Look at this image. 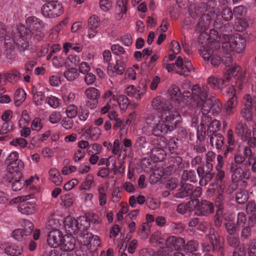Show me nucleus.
Segmentation results:
<instances>
[{"instance_id":"1","label":"nucleus","mask_w":256,"mask_h":256,"mask_svg":"<svg viewBox=\"0 0 256 256\" xmlns=\"http://www.w3.org/2000/svg\"><path fill=\"white\" fill-rule=\"evenodd\" d=\"M180 113L170 104L160 114L154 113L145 117L147 124L152 126V132L156 136H161L172 132L180 122Z\"/></svg>"},{"instance_id":"2","label":"nucleus","mask_w":256,"mask_h":256,"mask_svg":"<svg viewBox=\"0 0 256 256\" xmlns=\"http://www.w3.org/2000/svg\"><path fill=\"white\" fill-rule=\"evenodd\" d=\"M208 88L206 86H203L202 88L198 85H195L192 90V94L189 92H184L183 96H189L186 94L192 95L194 100L196 102L198 110L195 112V115L194 116L193 120L196 123L198 120L197 113L200 114L201 112L203 116H209L208 114L211 112L214 116L218 115L222 110V104L218 99H215L212 100L211 99H206Z\"/></svg>"},{"instance_id":"3","label":"nucleus","mask_w":256,"mask_h":256,"mask_svg":"<svg viewBox=\"0 0 256 256\" xmlns=\"http://www.w3.org/2000/svg\"><path fill=\"white\" fill-rule=\"evenodd\" d=\"M26 22L28 28H26L22 24H18L14 30V36L12 38L20 51H24L28 48L32 31L38 30L41 28L40 20L35 16L28 17Z\"/></svg>"},{"instance_id":"4","label":"nucleus","mask_w":256,"mask_h":256,"mask_svg":"<svg viewBox=\"0 0 256 256\" xmlns=\"http://www.w3.org/2000/svg\"><path fill=\"white\" fill-rule=\"evenodd\" d=\"M246 73L242 72L241 68L239 66H234L225 71L222 78L211 76L208 79V82L214 89H219L224 88L226 83L234 78L238 90H241L244 83Z\"/></svg>"},{"instance_id":"5","label":"nucleus","mask_w":256,"mask_h":256,"mask_svg":"<svg viewBox=\"0 0 256 256\" xmlns=\"http://www.w3.org/2000/svg\"><path fill=\"white\" fill-rule=\"evenodd\" d=\"M222 48L226 52H242L246 48V40L239 34L232 36L223 35L221 38Z\"/></svg>"},{"instance_id":"6","label":"nucleus","mask_w":256,"mask_h":256,"mask_svg":"<svg viewBox=\"0 0 256 256\" xmlns=\"http://www.w3.org/2000/svg\"><path fill=\"white\" fill-rule=\"evenodd\" d=\"M134 145L138 150L142 152L150 150L152 156L156 158L158 160L160 161L164 158V151L158 146L155 148H149L150 144L147 141L145 136H138L136 140Z\"/></svg>"},{"instance_id":"7","label":"nucleus","mask_w":256,"mask_h":256,"mask_svg":"<svg viewBox=\"0 0 256 256\" xmlns=\"http://www.w3.org/2000/svg\"><path fill=\"white\" fill-rule=\"evenodd\" d=\"M189 204L193 206H190V210L194 211L198 216H208L214 212V204L208 200H203L200 204L198 200H192L189 201Z\"/></svg>"},{"instance_id":"8","label":"nucleus","mask_w":256,"mask_h":256,"mask_svg":"<svg viewBox=\"0 0 256 256\" xmlns=\"http://www.w3.org/2000/svg\"><path fill=\"white\" fill-rule=\"evenodd\" d=\"M42 14L46 18H54L63 13L62 4L58 2H46L42 8Z\"/></svg>"},{"instance_id":"9","label":"nucleus","mask_w":256,"mask_h":256,"mask_svg":"<svg viewBox=\"0 0 256 256\" xmlns=\"http://www.w3.org/2000/svg\"><path fill=\"white\" fill-rule=\"evenodd\" d=\"M201 129L204 131V134L208 136L217 134L216 132L219 130L220 124L218 120H212L209 116H203L202 117L200 123Z\"/></svg>"},{"instance_id":"10","label":"nucleus","mask_w":256,"mask_h":256,"mask_svg":"<svg viewBox=\"0 0 256 256\" xmlns=\"http://www.w3.org/2000/svg\"><path fill=\"white\" fill-rule=\"evenodd\" d=\"M6 161L7 170L10 174L18 173L24 168V164L18 158V154L17 152H12Z\"/></svg>"},{"instance_id":"11","label":"nucleus","mask_w":256,"mask_h":256,"mask_svg":"<svg viewBox=\"0 0 256 256\" xmlns=\"http://www.w3.org/2000/svg\"><path fill=\"white\" fill-rule=\"evenodd\" d=\"M212 164H206L202 166H198L196 168V172L200 178H201L199 184L201 186L206 185L214 177Z\"/></svg>"},{"instance_id":"12","label":"nucleus","mask_w":256,"mask_h":256,"mask_svg":"<svg viewBox=\"0 0 256 256\" xmlns=\"http://www.w3.org/2000/svg\"><path fill=\"white\" fill-rule=\"evenodd\" d=\"M230 170L232 174V179L234 182H238L244 179H248L250 178L248 170L242 168L240 166L232 164Z\"/></svg>"},{"instance_id":"13","label":"nucleus","mask_w":256,"mask_h":256,"mask_svg":"<svg viewBox=\"0 0 256 256\" xmlns=\"http://www.w3.org/2000/svg\"><path fill=\"white\" fill-rule=\"evenodd\" d=\"M211 22V17L208 14H204L200 18L198 23L196 26V31L200 32V40H202V38L206 37V39H209L210 36L205 32L208 28Z\"/></svg>"},{"instance_id":"14","label":"nucleus","mask_w":256,"mask_h":256,"mask_svg":"<svg viewBox=\"0 0 256 256\" xmlns=\"http://www.w3.org/2000/svg\"><path fill=\"white\" fill-rule=\"evenodd\" d=\"M34 228V224L30 221L24 224V228H17L12 233V237L18 241H22L30 236Z\"/></svg>"},{"instance_id":"15","label":"nucleus","mask_w":256,"mask_h":256,"mask_svg":"<svg viewBox=\"0 0 256 256\" xmlns=\"http://www.w3.org/2000/svg\"><path fill=\"white\" fill-rule=\"evenodd\" d=\"M63 237L64 234L62 232L56 229H54L48 233L47 238L48 244L52 248H60Z\"/></svg>"},{"instance_id":"16","label":"nucleus","mask_w":256,"mask_h":256,"mask_svg":"<svg viewBox=\"0 0 256 256\" xmlns=\"http://www.w3.org/2000/svg\"><path fill=\"white\" fill-rule=\"evenodd\" d=\"M177 68L176 72L180 75L186 76L192 68L191 62L188 58L183 60L182 56H178L175 62Z\"/></svg>"},{"instance_id":"17","label":"nucleus","mask_w":256,"mask_h":256,"mask_svg":"<svg viewBox=\"0 0 256 256\" xmlns=\"http://www.w3.org/2000/svg\"><path fill=\"white\" fill-rule=\"evenodd\" d=\"M200 40V42L202 44V48L200 50V54L204 60H209L210 58L213 54L214 51L212 49L213 46H218L216 42H212L209 39H206L204 43Z\"/></svg>"},{"instance_id":"18","label":"nucleus","mask_w":256,"mask_h":256,"mask_svg":"<svg viewBox=\"0 0 256 256\" xmlns=\"http://www.w3.org/2000/svg\"><path fill=\"white\" fill-rule=\"evenodd\" d=\"M23 250L22 248L15 244L6 242L0 243V253L4 252L8 255L18 256L20 255Z\"/></svg>"},{"instance_id":"19","label":"nucleus","mask_w":256,"mask_h":256,"mask_svg":"<svg viewBox=\"0 0 256 256\" xmlns=\"http://www.w3.org/2000/svg\"><path fill=\"white\" fill-rule=\"evenodd\" d=\"M206 240L209 241L213 248L214 250H216L222 248V239L218 233L214 229H210L208 234L206 235Z\"/></svg>"},{"instance_id":"20","label":"nucleus","mask_w":256,"mask_h":256,"mask_svg":"<svg viewBox=\"0 0 256 256\" xmlns=\"http://www.w3.org/2000/svg\"><path fill=\"white\" fill-rule=\"evenodd\" d=\"M125 60H116V64H110L107 68V72L110 76L122 74L126 68Z\"/></svg>"},{"instance_id":"21","label":"nucleus","mask_w":256,"mask_h":256,"mask_svg":"<svg viewBox=\"0 0 256 256\" xmlns=\"http://www.w3.org/2000/svg\"><path fill=\"white\" fill-rule=\"evenodd\" d=\"M26 200L24 198H22V201L18 205V211L24 214H31L36 212V204L34 202H28L26 201L29 196H26Z\"/></svg>"},{"instance_id":"22","label":"nucleus","mask_w":256,"mask_h":256,"mask_svg":"<svg viewBox=\"0 0 256 256\" xmlns=\"http://www.w3.org/2000/svg\"><path fill=\"white\" fill-rule=\"evenodd\" d=\"M235 132L237 135L241 138L243 141L247 140L252 134L251 130L247 125L240 122L235 127Z\"/></svg>"},{"instance_id":"23","label":"nucleus","mask_w":256,"mask_h":256,"mask_svg":"<svg viewBox=\"0 0 256 256\" xmlns=\"http://www.w3.org/2000/svg\"><path fill=\"white\" fill-rule=\"evenodd\" d=\"M184 240L182 238H178L174 236H170L166 240V248L168 250H178L184 246Z\"/></svg>"},{"instance_id":"24","label":"nucleus","mask_w":256,"mask_h":256,"mask_svg":"<svg viewBox=\"0 0 256 256\" xmlns=\"http://www.w3.org/2000/svg\"><path fill=\"white\" fill-rule=\"evenodd\" d=\"M75 245V238L71 235H65L64 236L60 248L64 251L68 252L74 250Z\"/></svg>"},{"instance_id":"25","label":"nucleus","mask_w":256,"mask_h":256,"mask_svg":"<svg viewBox=\"0 0 256 256\" xmlns=\"http://www.w3.org/2000/svg\"><path fill=\"white\" fill-rule=\"evenodd\" d=\"M78 218L75 219L72 216H67L64 220V226L66 230L70 233L74 234L78 233Z\"/></svg>"},{"instance_id":"26","label":"nucleus","mask_w":256,"mask_h":256,"mask_svg":"<svg viewBox=\"0 0 256 256\" xmlns=\"http://www.w3.org/2000/svg\"><path fill=\"white\" fill-rule=\"evenodd\" d=\"M170 105V102L165 98L160 96H156L152 102V108L155 110H160V113Z\"/></svg>"},{"instance_id":"27","label":"nucleus","mask_w":256,"mask_h":256,"mask_svg":"<svg viewBox=\"0 0 256 256\" xmlns=\"http://www.w3.org/2000/svg\"><path fill=\"white\" fill-rule=\"evenodd\" d=\"M238 105V98L236 94H232L228 98V100L224 106V109L226 114L228 116L234 114V109Z\"/></svg>"},{"instance_id":"28","label":"nucleus","mask_w":256,"mask_h":256,"mask_svg":"<svg viewBox=\"0 0 256 256\" xmlns=\"http://www.w3.org/2000/svg\"><path fill=\"white\" fill-rule=\"evenodd\" d=\"M84 131L82 134V136L85 137L86 138H92L93 140L98 139L101 134L100 130L96 127H91L86 126L84 127Z\"/></svg>"},{"instance_id":"29","label":"nucleus","mask_w":256,"mask_h":256,"mask_svg":"<svg viewBox=\"0 0 256 256\" xmlns=\"http://www.w3.org/2000/svg\"><path fill=\"white\" fill-rule=\"evenodd\" d=\"M14 30L12 31V32L7 31L4 24L0 22V38H4L6 44H10V45L15 44L12 40L14 36Z\"/></svg>"},{"instance_id":"30","label":"nucleus","mask_w":256,"mask_h":256,"mask_svg":"<svg viewBox=\"0 0 256 256\" xmlns=\"http://www.w3.org/2000/svg\"><path fill=\"white\" fill-rule=\"evenodd\" d=\"M78 234V240L81 244L82 246L89 248L90 244H92V240L93 238V234L86 232H81Z\"/></svg>"},{"instance_id":"31","label":"nucleus","mask_w":256,"mask_h":256,"mask_svg":"<svg viewBox=\"0 0 256 256\" xmlns=\"http://www.w3.org/2000/svg\"><path fill=\"white\" fill-rule=\"evenodd\" d=\"M50 180L56 186H60L62 182V178L56 168H52L48 171Z\"/></svg>"},{"instance_id":"32","label":"nucleus","mask_w":256,"mask_h":256,"mask_svg":"<svg viewBox=\"0 0 256 256\" xmlns=\"http://www.w3.org/2000/svg\"><path fill=\"white\" fill-rule=\"evenodd\" d=\"M111 50L113 54L116 56L122 55V60L126 61L130 54L128 53L124 48L118 44H112L111 46Z\"/></svg>"},{"instance_id":"33","label":"nucleus","mask_w":256,"mask_h":256,"mask_svg":"<svg viewBox=\"0 0 256 256\" xmlns=\"http://www.w3.org/2000/svg\"><path fill=\"white\" fill-rule=\"evenodd\" d=\"M209 136H210V143L212 146H215L216 149L219 150L224 145V139L222 134L218 133Z\"/></svg>"},{"instance_id":"34","label":"nucleus","mask_w":256,"mask_h":256,"mask_svg":"<svg viewBox=\"0 0 256 256\" xmlns=\"http://www.w3.org/2000/svg\"><path fill=\"white\" fill-rule=\"evenodd\" d=\"M192 188H193V186L192 184H186L182 186L176 194V197L177 198H184L189 196L191 197Z\"/></svg>"},{"instance_id":"35","label":"nucleus","mask_w":256,"mask_h":256,"mask_svg":"<svg viewBox=\"0 0 256 256\" xmlns=\"http://www.w3.org/2000/svg\"><path fill=\"white\" fill-rule=\"evenodd\" d=\"M106 188L102 185L100 184L98 187V201L100 206H104L107 202V194Z\"/></svg>"},{"instance_id":"36","label":"nucleus","mask_w":256,"mask_h":256,"mask_svg":"<svg viewBox=\"0 0 256 256\" xmlns=\"http://www.w3.org/2000/svg\"><path fill=\"white\" fill-rule=\"evenodd\" d=\"M168 94L172 100L180 102L182 100V93L178 86L172 85L169 88Z\"/></svg>"},{"instance_id":"37","label":"nucleus","mask_w":256,"mask_h":256,"mask_svg":"<svg viewBox=\"0 0 256 256\" xmlns=\"http://www.w3.org/2000/svg\"><path fill=\"white\" fill-rule=\"evenodd\" d=\"M146 91V84L144 80H142L138 88L134 92L132 97L136 100H140L144 96Z\"/></svg>"},{"instance_id":"38","label":"nucleus","mask_w":256,"mask_h":256,"mask_svg":"<svg viewBox=\"0 0 256 256\" xmlns=\"http://www.w3.org/2000/svg\"><path fill=\"white\" fill-rule=\"evenodd\" d=\"M78 233L80 232H86L90 227V223L85 216H80L78 218Z\"/></svg>"},{"instance_id":"39","label":"nucleus","mask_w":256,"mask_h":256,"mask_svg":"<svg viewBox=\"0 0 256 256\" xmlns=\"http://www.w3.org/2000/svg\"><path fill=\"white\" fill-rule=\"evenodd\" d=\"M26 93L22 88L18 89L14 94V100L16 106H20L26 100Z\"/></svg>"},{"instance_id":"40","label":"nucleus","mask_w":256,"mask_h":256,"mask_svg":"<svg viewBox=\"0 0 256 256\" xmlns=\"http://www.w3.org/2000/svg\"><path fill=\"white\" fill-rule=\"evenodd\" d=\"M64 76L68 81H73L79 76V73L76 68H70L64 72Z\"/></svg>"},{"instance_id":"41","label":"nucleus","mask_w":256,"mask_h":256,"mask_svg":"<svg viewBox=\"0 0 256 256\" xmlns=\"http://www.w3.org/2000/svg\"><path fill=\"white\" fill-rule=\"evenodd\" d=\"M4 78L11 84L17 82L20 79V74L16 70L12 71L4 74Z\"/></svg>"},{"instance_id":"42","label":"nucleus","mask_w":256,"mask_h":256,"mask_svg":"<svg viewBox=\"0 0 256 256\" xmlns=\"http://www.w3.org/2000/svg\"><path fill=\"white\" fill-rule=\"evenodd\" d=\"M94 182V176L92 174H88L84 180L81 184L80 190H90Z\"/></svg>"},{"instance_id":"43","label":"nucleus","mask_w":256,"mask_h":256,"mask_svg":"<svg viewBox=\"0 0 256 256\" xmlns=\"http://www.w3.org/2000/svg\"><path fill=\"white\" fill-rule=\"evenodd\" d=\"M119 92H120L116 88H112L104 93L103 98L106 100H108L110 102L116 101Z\"/></svg>"},{"instance_id":"44","label":"nucleus","mask_w":256,"mask_h":256,"mask_svg":"<svg viewBox=\"0 0 256 256\" xmlns=\"http://www.w3.org/2000/svg\"><path fill=\"white\" fill-rule=\"evenodd\" d=\"M182 181H190V182H196V176L195 172L193 170H184L182 175Z\"/></svg>"},{"instance_id":"45","label":"nucleus","mask_w":256,"mask_h":256,"mask_svg":"<svg viewBox=\"0 0 256 256\" xmlns=\"http://www.w3.org/2000/svg\"><path fill=\"white\" fill-rule=\"evenodd\" d=\"M46 102L53 108H58L61 104V100L58 98L50 96L46 99Z\"/></svg>"},{"instance_id":"46","label":"nucleus","mask_w":256,"mask_h":256,"mask_svg":"<svg viewBox=\"0 0 256 256\" xmlns=\"http://www.w3.org/2000/svg\"><path fill=\"white\" fill-rule=\"evenodd\" d=\"M86 97L90 100H95L100 96L99 90L94 88H89L85 91Z\"/></svg>"},{"instance_id":"47","label":"nucleus","mask_w":256,"mask_h":256,"mask_svg":"<svg viewBox=\"0 0 256 256\" xmlns=\"http://www.w3.org/2000/svg\"><path fill=\"white\" fill-rule=\"evenodd\" d=\"M160 232H154L151 236L150 242L154 245L155 246H160L162 244H163L165 240L161 238Z\"/></svg>"},{"instance_id":"48","label":"nucleus","mask_w":256,"mask_h":256,"mask_svg":"<svg viewBox=\"0 0 256 256\" xmlns=\"http://www.w3.org/2000/svg\"><path fill=\"white\" fill-rule=\"evenodd\" d=\"M116 101L118 102L121 110H126L130 104L128 99L124 95L118 96Z\"/></svg>"},{"instance_id":"49","label":"nucleus","mask_w":256,"mask_h":256,"mask_svg":"<svg viewBox=\"0 0 256 256\" xmlns=\"http://www.w3.org/2000/svg\"><path fill=\"white\" fill-rule=\"evenodd\" d=\"M252 108L244 106L240 112V115L246 121H252Z\"/></svg>"},{"instance_id":"50","label":"nucleus","mask_w":256,"mask_h":256,"mask_svg":"<svg viewBox=\"0 0 256 256\" xmlns=\"http://www.w3.org/2000/svg\"><path fill=\"white\" fill-rule=\"evenodd\" d=\"M30 121V116L26 110H24L22 112V116L18 122V125L20 128L27 126Z\"/></svg>"},{"instance_id":"51","label":"nucleus","mask_w":256,"mask_h":256,"mask_svg":"<svg viewBox=\"0 0 256 256\" xmlns=\"http://www.w3.org/2000/svg\"><path fill=\"white\" fill-rule=\"evenodd\" d=\"M62 118V115L60 112L54 111L48 116V120L52 124L58 123Z\"/></svg>"},{"instance_id":"52","label":"nucleus","mask_w":256,"mask_h":256,"mask_svg":"<svg viewBox=\"0 0 256 256\" xmlns=\"http://www.w3.org/2000/svg\"><path fill=\"white\" fill-rule=\"evenodd\" d=\"M224 218L228 222L224 224L227 232L230 235H232L236 232V226L234 223L230 222L231 218L229 216H224Z\"/></svg>"},{"instance_id":"53","label":"nucleus","mask_w":256,"mask_h":256,"mask_svg":"<svg viewBox=\"0 0 256 256\" xmlns=\"http://www.w3.org/2000/svg\"><path fill=\"white\" fill-rule=\"evenodd\" d=\"M198 248V244L194 240L188 242L184 246V251L186 252L192 253L196 252Z\"/></svg>"},{"instance_id":"54","label":"nucleus","mask_w":256,"mask_h":256,"mask_svg":"<svg viewBox=\"0 0 256 256\" xmlns=\"http://www.w3.org/2000/svg\"><path fill=\"white\" fill-rule=\"evenodd\" d=\"M10 144L14 146L24 148L26 146L28 142L24 138H18L13 139L10 141Z\"/></svg>"},{"instance_id":"55","label":"nucleus","mask_w":256,"mask_h":256,"mask_svg":"<svg viewBox=\"0 0 256 256\" xmlns=\"http://www.w3.org/2000/svg\"><path fill=\"white\" fill-rule=\"evenodd\" d=\"M248 199V195L246 191L243 190L237 193L236 197V202L239 204H244Z\"/></svg>"},{"instance_id":"56","label":"nucleus","mask_w":256,"mask_h":256,"mask_svg":"<svg viewBox=\"0 0 256 256\" xmlns=\"http://www.w3.org/2000/svg\"><path fill=\"white\" fill-rule=\"evenodd\" d=\"M62 205L66 208L71 206L74 203V198L70 194H65L62 196Z\"/></svg>"},{"instance_id":"57","label":"nucleus","mask_w":256,"mask_h":256,"mask_svg":"<svg viewBox=\"0 0 256 256\" xmlns=\"http://www.w3.org/2000/svg\"><path fill=\"white\" fill-rule=\"evenodd\" d=\"M43 126L42 120L36 118L32 120L30 127L32 130L39 132Z\"/></svg>"},{"instance_id":"58","label":"nucleus","mask_w":256,"mask_h":256,"mask_svg":"<svg viewBox=\"0 0 256 256\" xmlns=\"http://www.w3.org/2000/svg\"><path fill=\"white\" fill-rule=\"evenodd\" d=\"M66 113L68 118H74L78 114V108L74 104L69 105L66 109Z\"/></svg>"},{"instance_id":"59","label":"nucleus","mask_w":256,"mask_h":256,"mask_svg":"<svg viewBox=\"0 0 256 256\" xmlns=\"http://www.w3.org/2000/svg\"><path fill=\"white\" fill-rule=\"evenodd\" d=\"M127 3L126 0H116V10L117 12H121L122 14H125L126 12L127 8L126 4Z\"/></svg>"},{"instance_id":"60","label":"nucleus","mask_w":256,"mask_h":256,"mask_svg":"<svg viewBox=\"0 0 256 256\" xmlns=\"http://www.w3.org/2000/svg\"><path fill=\"white\" fill-rule=\"evenodd\" d=\"M120 166H116V165L115 167L113 168V174L114 175L121 174L123 175L124 173L125 170V162L123 160L118 161Z\"/></svg>"},{"instance_id":"61","label":"nucleus","mask_w":256,"mask_h":256,"mask_svg":"<svg viewBox=\"0 0 256 256\" xmlns=\"http://www.w3.org/2000/svg\"><path fill=\"white\" fill-rule=\"evenodd\" d=\"M24 185V180L20 178L18 180H15L12 182V188L14 191H18L20 190Z\"/></svg>"},{"instance_id":"62","label":"nucleus","mask_w":256,"mask_h":256,"mask_svg":"<svg viewBox=\"0 0 256 256\" xmlns=\"http://www.w3.org/2000/svg\"><path fill=\"white\" fill-rule=\"evenodd\" d=\"M44 96L42 92H36L33 95V100L34 104L37 105H41L44 100Z\"/></svg>"},{"instance_id":"63","label":"nucleus","mask_w":256,"mask_h":256,"mask_svg":"<svg viewBox=\"0 0 256 256\" xmlns=\"http://www.w3.org/2000/svg\"><path fill=\"white\" fill-rule=\"evenodd\" d=\"M86 216L90 223L92 222L94 224H100L101 222V219L95 213L92 212H88L86 214Z\"/></svg>"},{"instance_id":"64","label":"nucleus","mask_w":256,"mask_h":256,"mask_svg":"<svg viewBox=\"0 0 256 256\" xmlns=\"http://www.w3.org/2000/svg\"><path fill=\"white\" fill-rule=\"evenodd\" d=\"M120 41L125 46H130L132 44L133 40L130 34H126L120 37Z\"/></svg>"}]
</instances>
